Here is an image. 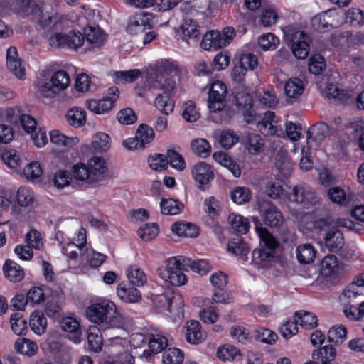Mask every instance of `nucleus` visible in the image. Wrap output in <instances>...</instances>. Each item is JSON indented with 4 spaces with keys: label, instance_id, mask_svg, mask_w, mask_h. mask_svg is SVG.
Here are the masks:
<instances>
[{
    "label": "nucleus",
    "instance_id": "1",
    "mask_svg": "<svg viewBox=\"0 0 364 364\" xmlns=\"http://www.w3.org/2000/svg\"><path fill=\"white\" fill-rule=\"evenodd\" d=\"M252 220L255 225V230L260 241L263 243L261 248L252 252V259L261 266H264V264H261L262 262H269L274 260V250L278 247V242L265 228L262 227L258 218L253 217Z\"/></svg>",
    "mask_w": 364,
    "mask_h": 364
},
{
    "label": "nucleus",
    "instance_id": "2",
    "mask_svg": "<svg viewBox=\"0 0 364 364\" xmlns=\"http://www.w3.org/2000/svg\"><path fill=\"white\" fill-rule=\"evenodd\" d=\"M283 33L284 40L294 56L298 59L306 58L309 53L310 37L304 31L291 26L283 28Z\"/></svg>",
    "mask_w": 364,
    "mask_h": 364
},
{
    "label": "nucleus",
    "instance_id": "3",
    "mask_svg": "<svg viewBox=\"0 0 364 364\" xmlns=\"http://www.w3.org/2000/svg\"><path fill=\"white\" fill-rule=\"evenodd\" d=\"M181 256L170 257L166 260V266L159 267L156 273L166 282L173 286H181L187 282L183 274Z\"/></svg>",
    "mask_w": 364,
    "mask_h": 364
},
{
    "label": "nucleus",
    "instance_id": "4",
    "mask_svg": "<svg viewBox=\"0 0 364 364\" xmlns=\"http://www.w3.org/2000/svg\"><path fill=\"white\" fill-rule=\"evenodd\" d=\"M330 41L340 51L348 52L351 48L364 44V34L361 32L353 33L349 31H340L332 34Z\"/></svg>",
    "mask_w": 364,
    "mask_h": 364
},
{
    "label": "nucleus",
    "instance_id": "5",
    "mask_svg": "<svg viewBox=\"0 0 364 364\" xmlns=\"http://www.w3.org/2000/svg\"><path fill=\"white\" fill-rule=\"evenodd\" d=\"M116 314V306L110 301H103L90 305L87 311V318L92 323L106 326L109 318Z\"/></svg>",
    "mask_w": 364,
    "mask_h": 364
},
{
    "label": "nucleus",
    "instance_id": "6",
    "mask_svg": "<svg viewBox=\"0 0 364 364\" xmlns=\"http://www.w3.org/2000/svg\"><path fill=\"white\" fill-rule=\"evenodd\" d=\"M85 37L80 31H70L68 33H57L49 39V44L55 48H67L77 50L83 46Z\"/></svg>",
    "mask_w": 364,
    "mask_h": 364
},
{
    "label": "nucleus",
    "instance_id": "7",
    "mask_svg": "<svg viewBox=\"0 0 364 364\" xmlns=\"http://www.w3.org/2000/svg\"><path fill=\"white\" fill-rule=\"evenodd\" d=\"M70 82L68 74L64 70H58L54 73L49 81L41 86L40 92L45 97H53L60 91L66 89Z\"/></svg>",
    "mask_w": 364,
    "mask_h": 364
},
{
    "label": "nucleus",
    "instance_id": "8",
    "mask_svg": "<svg viewBox=\"0 0 364 364\" xmlns=\"http://www.w3.org/2000/svg\"><path fill=\"white\" fill-rule=\"evenodd\" d=\"M257 209L266 225L279 227L282 225L284 222L282 214L271 201L266 199L259 200Z\"/></svg>",
    "mask_w": 364,
    "mask_h": 364
},
{
    "label": "nucleus",
    "instance_id": "9",
    "mask_svg": "<svg viewBox=\"0 0 364 364\" xmlns=\"http://www.w3.org/2000/svg\"><path fill=\"white\" fill-rule=\"evenodd\" d=\"M226 94L225 83L216 80L211 84L208 99V107L210 112H220L225 107Z\"/></svg>",
    "mask_w": 364,
    "mask_h": 364
},
{
    "label": "nucleus",
    "instance_id": "10",
    "mask_svg": "<svg viewBox=\"0 0 364 364\" xmlns=\"http://www.w3.org/2000/svg\"><path fill=\"white\" fill-rule=\"evenodd\" d=\"M343 227L350 230H358L356 225L350 219L337 218L333 220L331 218H319L314 221V229L317 232H327L333 228Z\"/></svg>",
    "mask_w": 364,
    "mask_h": 364
},
{
    "label": "nucleus",
    "instance_id": "11",
    "mask_svg": "<svg viewBox=\"0 0 364 364\" xmlns=\"http://www.w3.org/2000/svg\"><path fill=\"white\" fill-rule=\"evenodd\" d=\"M88 168L90 184L95 185L101 182L108 175L107 162L101 157H92L88 161Z\"/></svg>",
    "mask_w": 364,
    "mask_h": 364
},
{
    "label": "nucleus",
    "instance_id": "12",
    "mask_svg": "<svg viewBox=\"0 0 364 364\" xmlns=\"http://www.w3.org/2000/svg\"><path fill=\"white\" fill-rule=\"evenodd\" d=\"M293 200L305 208L317 205L319 200L312 189L307 186H295L292 193Z\"/></svg>",
    "mask_w": 364,
    "mask_h": 364
},
{
    "label": "nucleus",
    "instance_id": "13",
    "mask_svg": "<svg viewBox=\"0 0 364 364\" xmlns=\"http://www.w3.org/2000/svg\"><path fill=\"white\" fill-rule=\"evenodd\" d=\"M192 176L198 183V187L205 191L207 185L213 178V172L210 165L205 162L196 164L191 171Z\"/></svg>",
    "mask_w": 364,
    "mask_h": 364
},
{
    "label": "nucleus",
    "instance_id": "14",
    "mask_svg": "<svg viewBox=\"0 0 364 364\" xmlns=\"http://www.w3.org/2000/svg\"><path fill=\"white\" fill-rule=\"evenodd\" d=\"M332 133L331 128L325 122H321L311 126L307 132V144L310 139L318 144Z\"/></svg>",
    "mask_w": 364,
    "mask_h": 364
},
{
    "label": "nucleus",
    "instance_id": "15",
    "mask_svg": "<svg viewBox=\"0 0 364 364\" xmlns=\"http://www.w3.org/2000/svg\"><path fill=\"white\" fill-rule=\"evenodd\" d=\"M323 239L325 246L332 252H338L344 245L343 233L336 228H333L326 232Z\"/></svg>",
    "mask_w": 364,
    "mask_h": 364
},
{
    "label": "nucleus",
    "instance_id": "16",
    "mask_svg": "<svg viewBox=\"0 0 364 364\" xmlns=\"http://www.w3.org/2000/svg\"><path fill=\"white\" fill-rule=\"evenodd\" d=\"M227 41L220 36V32L213 30L203 36L200 46L204 50H218L226 46Z\"/></svg>",
    "mask_w": 364,
    "mask_h": 364
},
{
    "label": "nucleus",
    "instance_id": "17",
    "mask_svg": "<svg viewBox=\"0 0 364 364\" xmlns=\"http://www.w3.org/2000/svg\"><path fill=\"white\" fill-rule=\"evenodd\" d=\"M6 66L16 77L18 79L23 78L25 70L21 65L20 59L18 58L17 49L15 47H10L7 50Z\"/></svg>",
    "mask_w": 364,
    "mask_h": 364
},
{
    "label": "nucleus",
    "instance_id": "18",
    "mask_svg": "<svg viewBox=\"0 0 364 364\" xmlns=\"http://www.w3.org/2000/svg\"><path fill=\"white\" fill-rule=\"evenodd\" d=\"M228 250L243 261L247 260L250 248L240 236L237 235L229 241L228 243Z\"/></svg>",
    "mask_w": 364,
    "mask_h": 364
},
{
    "label": "nucleus",
    "instance_id": "19",
    "mask_svg": "<svg viewBox=\"0 0 364 364\" xmlns=\"http://www.w3.org/2000/svg\"><path fill=\"white\" fill-rule=\"evenodd\" d=\"M186 341L191 344H198L205 338V334L201 331V326L198 321L191 320L186 323Z\"/></svg>",
    "mask_w": 364,
    "mask_h": 364
},
{
    "label": "nucleus",
    "instance_id": "20",
    "mask_svg": "<svg viewBox=\"0 0 364 364\" xmlns=\"http://www.w3.org/2000/svg\"><path fill=\"white\" fill-rule=\"evenodd\" d=\"M182 267L183 269H191L194 272L200 275H205L211 270V266L204 259L193 260L191 258L181 256Z\"/></svg>",
    "mask_w": 364,
    "mask_h": 364
},
{
    "label": "nucleus",
    "instance_id": "21",
    "mask_svg": "<svg viewBox=\"0 0 364 364\" xmlns=\"http://www.w3.org/2000/svg\"><path fill=\"white\" fill-rule=\"evenodd\" d=\"M155 301L160 303L161 306H166L167 310L169 312L172 311L173 308L181 309L183 306V301L181 296L179 294H176L174 292L171 294L164 293L157 295L155 298Z\"/></svg>",
    "mask_w": 364,
    "mask_h": 364
},
{
    "label": "nucleus",
    "instance_id": "22",
    "mask_svg": "<svg viewBox=\"0 0 364 364\" xmlns=\"http://www.w3.org/2000/svg\"><path fill=\"white\" fill-rule=\"evenodd\" d=\"M83 36L86 43L93 48L101 46L105 41V35L100 28H85Z\"/></svg>",
    "mask_w": 364,
    "mask_h": 364
},
{
    "label": "nucleus",
    "instance_id": "23",
    "mask_svg": "<svg viewBox=\"0 0 364 364\" xmlns=\"http://www.w3.org/2000/svg\"><path fill=\"white\" fill-rule=\"evenodd\" d=\"M236 106L239 109H249L252 107V99L247 87L239 85L235 87L233 92Z\"/></svg>",
    "mask_w": 364,
    "mask_h": 364
},
{
    "label": "nucleus",
    "instance_id": "24",
    "mask_svg": "<svg viewBox=\"0 0 364 364\" xmlns=\"http://www.w3.org/2000/svg\"><path fill=\"white\" fill-rule=\"evenodd\" d=\"M151 15L142 12L139 14L133 20H131L127 26V30L131 34H136L138 32L144 31L146 28H150L151 25L148 22Z\"/></svg>",
    "mask_w": 364,
    "mask_h": 364
},
{
    "label": "nucleus",
    "instance_id": "25",
    "mask_svg": "<svg viewBox=\"0 0 364 364\" xmlns=\"http://www.w3.org/2000/svg\"><path fill=\"white\" fill-rule=\"evenodd\" d=\"M336 355V349L331 345H326L312 353L314 360L321 359V364H338L335 360Z\"/></svg>",
    "mask_w": 364,
    "mask_h": 364
},
{
    "label": "nucleus",
    "instance_id": "26",
    "mask_svg": "<svg viewBox=\"0 0 364 364\" xmlns=\"http://www.w3.org/2000/svg\"><path fill=\"white\" fill-rule=\"evenodd\" d=\"M5 277L12 282H18L24 277V272L22 267L17 263L6 260L3 267Z\"/></svg>",
    "mask_w": 364,
    "mask_h": 364
},
{
    "label": "nucleus",
    "instance_id": "27",
    "mask_svg": "<svg viewBox=\"0 0 364 364\" xmlns=\"http://www.w3.org/2000/svg\"><path fill=\"white\" fill-rule=\"evenodd\" d=\"M304 90V85L301 80L297 77L289 78L284 85V93L288 99H297Z\"/></svg>",
    "mask_w": 364,
    "mask_h": 364
},
{
    "label": "nucleus",
    "instance_id": "28",
    "mask_svg": "<svg viewBox=\"0 0 364 364\" xmlns=\"http://www.w3.org/2000/svg\"><path fill=\"white\" fill-rule=\"evenodd\" d=\"M294 319L297 325H300L305 329H312L318 326V318L311 312L306 311H296Z\"/></svg>",
    "mask_w": 364,
    "mask_h": 364
},
{
    "label": "nucleus",
    "instance_id": "29",
    "mask_svg": "<svg viewBox=\"0 0 364 364\" xmlns=\"http://www.w3.org/2000/svg\"><path fill=\"white\" fill-rule=\"evenodd\" d=\"M117 292L120 299L127 303H135L139 301L141 298V294L136 288L127 287V285L123 283L118 285Z\"/></svg>",
    "mask_w": 364,
    "mask_h": 364
},
{
    "label": "nucleus",
    "instance_id": "30",
    "mask_svg": "<svg viewBox=\"0 0 364 364\" xmlns=\"http://www.w3.org/2000/svg\"><path fill=\"white\" fill-rule=\"evenodd\" d=\"M61 328L66 332L70 333V339L75 343L80 341L81 331L80 330V324L78 321L73 318H64L60 321Z\"/></svg>",
    "mask_w": 364,
    "mask_h": 364
},
{
    "label": "nucleus",
    "instance_id": "31",
    "mask_svg": "<svg viewBox=\"0 0 364 364\" xmlns=\"http://www.w3.org/2000/svg\"><path fill=\"white\" fill-rule=\"evenodd\" d=\"M245 146L250 154L255 155L263 150L264 141L257 134L248 133L245 136Z\"/></svg>",
    "mask_w": 364,
    "mask_h": 364
},
{
    "label": "nucleus",
    "instance_id": "32",
    "mask_svg": "<svg viewBox=\"0 0 364 364\" xmlns=\"http://www.w3.org/2000/svg\"><path fill=\"white\" fill-rule=\"evenodd\" d=\"M330 13V10L322 12L317 14L311 19V25L314 30L323 32L333 27V20Z\"/></svg>",
    "mask_w": 364,
    "mask_h": 364
},
{
    "label": "nucleus",
    "instance_id": "33",
    "mask_svg": "<svg viewBox=\"0 0 364 364\" xmlns=\"http://www.w3.org/2000/svg\"><path fill=\"white\" fill-rule=\"evenodd\" d=\"M30 327L37 335H42L46 332L47 321L43 313L35 311L30 316Z\"/></svg>",
    "mask_w": 364,
    "mask_h": 364
},
{
    "label": "nucleus",
    "instance_id": "34",
    "mask_svg": "<svg viewBox=\"0 0 364 364\" xmlns=\"http://www.w3.org/2000/svg\"><path fill=\"white\" fill-rule=\"evenodd\" d=\"M339 270L337 257L333 255L326 256L321 264V274L326 277L338 274Z\"/></svg>",
    "mask_w": 364,
    "mask_h": 364
},
{
    "label": "nucleus",
    "instance_id": "35",
    "mask_svg": "<svg viewBox=\"0 0 364 364\" xmlns=\"http://www.w3.org/2000/svg\"><path fill=\"white\" fill-rule=\"evenodd\" d=\"M171 230L177 235L186 237H194L198 235V228L187 223H175L171 225Z\"/></svg>",
    "mask_w": 364,
    "mask_h": 364
},
{
    "label": "nucleus",
    "instance_id": "36",
    "mask_svg": "<svg viewBox=\"0 0 364 364\" xmlns=\"http://www.w3.org/2000/svg\"><path fill=\"white\" fill-rule=\"evenodd\" d=\"M168 346V339L158 331L152 333L149 338V350L154 354L161 352Z\"/></svg>",
    "mask_w": 364,
    "mask_h": 364
},
{
    "label": "nucleus",
    "instance_id": "37",
    "mask_svg": "<svg viewBox=\"0 0 364 364\" xmlns=\"http://www.w3.org/2000/svg\"><path fill=\"white\" fill-rule=\"evenodd\" d=\"M87 333L89 348L95 353L100 351L102 348L103 340L100 329L96 326H90Z\"/></svg>",
    "mask_w": 364,
    "mask_h": 364
},
{
    "label": "nucleus",
    "instance_id": "38",
    "mask_svg": "<svg viewBox=\"0 0 364 364\" xmlns=\"http://www.w3.org/2000/svg\"><path fill=\"white\" fill-rule=\"evenodd\" d=\"M66 118L70 125L80 127L85 124L86 113L82 108L73 107L67 112Z\"/></svg>",
    "mask_w": 364,
    "mask_h": 364
},
{
    "label": "nucleus",
    "instance_id": "39",
    "mask_svg": "<svg viewBox=\"0 0 364 364\" xmlns=\"http://www.w3.org/2000/svg\"><path fill=\"white\" fill-rule=\"evenodd\" d=\"M228 222L232 228L238 233L245 234L249 230L248 219L242 215L231 213L228 216Z\"/></svg>",
    "mask_w": 364,
    "mask_h": 364
},
{
    "label": "nucleus",
    "instance_id": "40",
    "mask_svg": "<svg viewBox=\"0 0 364 364\" xmlns=\"http://www.w3.org/2000/svg\"><path fill=\"white\" fill-rule=\"evenodd\" d=\"M10 323L15 334L18 336L26 334L28 330L27 322L22 313L12 314L10 317Z\"/></svg>",
    "mask_w": 364,
    "mask_h": 364
},
{
    "label": "nucleus",
    "instance_id": "41",
    "mask_svg": "<svg viewBox=\"0 0 364 364\" xmlns=\"http://www.w3.org/2000/svg\"><path fill=\"white\" fill-rule=\"evenodd\" d=\"M161 211L164 215H176L183 208L181 202L172 198H161L160 203Z\"/></svg>",
    "mask_w": 364,
    "mask_h": 364
},
{
    "label": "nucleus",
    "instance_id": "42",
    "mask_svg": "<svg viewBox=\"0 0 364 364\" xmlns=\"http://www.w3.org/2000/svg\"><path fill=\"white\" fill-rule=\"evenodd\" d=\"M316 257V250L310 244L299 245L296 249V257L300 263L309 264Z\"/></svg>",
    "mask_w": 364,
    "mask_h": 364
},
{
    "label": "nucleus",
    "instance_id": "43",
    "mask_svg": "<svg viewBox=\"0 0 364 364\" xmlns=\"http://www.w3.org/2000/svg\"><path fill=\"white\" fill-rule=\"evenodd\" d=\"M136 136L141 143L139 144L141 147L144 148L146 144H149L154 140L155 134L151 127L141 124L136 130Z\"/></svg>",
    "mask_w": 364,
    "mask_h": 364
},
{
    "label": "nucleus",
    "instance_id": "44",
    "mask_svg": "<svg viewBox=\"0 0 364 364\" xmlns=\"http://www.w3.org/2000/svg\"><path fill=\"white\" fill-rule=\"evenodd\" d=\"M191 149L198 156L205 158L210 155L211 146L205 139H196L191 141Z\"/></svg>",
    "mask_w": 364,
    "mask_h": 364
},
{
    "label": "nucleus",
    "instance_id": "45",
    "mask_svg": "<svg viewBox=\"0 0 364 364\" xmlns=\"http://www.w3.org/2000/svg\"><path fill=\"white\" fill-rule=\"evenodd\" d=\"M109 141L110 138L107 134L97 133L92 137V147L98 152L107 151L110 147Z\"/></svg>",
    "mask_w": 364,
    "mask_h": 364
},
{
    "label": "nucleus",
    "instance_id": "46",
    "mask_svg": "<svg viewBox=\"0 0 364 364\" xmlns=\"http://www.w3.org/2000/svg\"><path fill=\"white\" fill-rule=\"evenodd\" d=\"M14 346L16 351L28 356L35 355L38 350L36 343L27 338L18 339Z\"/></svg>",
    "mask_w": 364,
    "mask_h": 364
},
{
    "label": "nucleus",
    "instance_id": "47",
    "mask_svg": "<svg viewBox=\"0 0 364 364\" xmlns=\"http://www.w3.org/2000/svg\"><path fill=\"white\" fill-rule=\"evenodd\" d=\"M131 323V319L128 316L118 313L116 311V314L112 315L111 318H109V321L106 324V327L125 329L129 327Z\"/></svg>",
    "mask_w": 364,
    "mask_h": 364
},
{
    "label": "nucleus",
    "instance_id": "48",
    "mask_svg": "<svg viewBox=\"0 0 364 364\" xmlns=\"http://www.w3.org/2000/svg\"><path fill=\"white\" fill-rule=\"evenodd\" d=\"M141 75V71L138 69L129 70L127 71H117L114 73V81L116 83L132 82L136 80Z\"/></svg>",
    "mask_w": 364,
    "mask_h": 364
},
{
    "label": "nucleus",
    "instance_id": "49",
    "mask_svg": "<svg viewBox=\"0 0 364 364\" xmlns=\"http://www.w3.org/2000/svg\"><path fill=\"white\" fill-rule=\"evenodd\" d=\"M127 277L130 283L134 286L141 287L146 282V275L137 266L129 267Z\"/></svg>",
    "mask_w": 364,
    "mask_h": 364
},
{
    "label": "nucleus",
    "instance_id": "50",
    "mask_svg": "<svg viewBox=\"0 0 364 364\" xmlns=\"http://www.w3.org/2000/svg\"><path fill=\"white\" fill-rule=\"evenodd\" d=\"M155 105L162 113L167 115L171 113L174 108V102L169 95L159 94L155 100Z\"/></svg>",
    "mask_w": 364,
    "mask_h": 364
},
{
    "label": "nucleus",
    "instance_id": "51",
    "mask_svg": "<svg viewBox=\"0 0 364 364\" xmlns=\"http://www.w3.org/2000/svg\"><path fill=\"white\" fill-rule=\"evenodd\" d=\"M183 354L178 348H168L163 353L162 361L164 364H181Z\"/></svg>",
    "mask_w": 364,
    "mask_h": 364
},
{
    "label": "nucleus",
    "instance_id": "52",
    "mask_svg": "<svg viewBox=\"0 0 364 364\" xmlns=\"http://www.w3.org/2000/svg\"><path fill=\"white\" fill-rule=\"evenodd\" d=\"M258 44L264 50H272L277 48L279 39L274 34L267 33L258 38Z\"/></svg>",
    "mask_w": 364,
    "mask_h": 364
},
{
    "label": "nucleus",
    "instance_id": "53",
    "mask_svg": "<svg viewBox=\"0 0 364 364\" xmlns=\"http://www.w3.org/2000/svg\"><path fill=\"white\" fill-rule=\"evenodd\" d=\"M199 26L192 18H186L181 26L182 34L185 37L196 38L200 35Z\"/></svg>",
    "mask_w": 364,
    "mask_h": 364
},
{
    "label": "nucleus",
    "instance_id": "54",
    "mask_svg": "<svg viewBox=\"0 0 364 364\" xmlns=\"http://www.w3.org/2000/svg\"><path fill=\"white\" fill-rule=\"evenodd\" d=\"M346 21L353 27H360L364 24V12L357 9L351 8L346 11Z\"/></svg>",
    "mask_w": 364,
    "mask_h": 364
},
{
    "label": "nucleus",
    "instance_id": "55",
    "mask_svg": "<svg viewBox=\"0 0 364 364\" xmlns=\"http://www.w3.org/2000/svg\"><path fill=\"white\" fill-rule=\"evenodd\" d=\"M218 141L224 149H228L238 141V136L232 131L223 130L219 133Z\"/></svg>",
    "mask_w": 364,
    "mask_h": 364
},
{
    "label": "nucleus",
    "instance_id": "56",
    "mask_svg": "<svg viewBox=\"0 0 364 364\" xmlns=\"http://www.w3.org/2000/svg\"><path fill=\"white\" fill-rule=\"evenodd\" d=\"M50 138L52 143L64 146H71L77 141V138L67 136L58 130L51 131Z\"/></svg>",
    "mask_w": 364,
    "mask_h": 364
},
{
    "label": "nucleus",
    "instance_id": "57",
    "mask_svg": "<svg viewBox=\"0 0 364 364\" xmlns=\"http://www.w3.org/2000/svg\"><path fill=\"white\" fill-rule=\"evenodd\" d=\"M158 233L159 228L156 223L145 224L137 231L139 237L146 242L154 239Z\"/></svg>",
    "mask_w": 364,
    "mask_h": 364
},
{
    "label": "nucleus",
    "instance_id": "58",
    "mask_svg": "<svg viewBox=\"0 0 364 364\" xmlns=\"http://www.w3.org/2000/svg\"><path fill=\"white\" fill-rule=\"evenodd\" d=\"M346 333L347 331L344 326H333L328 332V341L335 344H341L345 341Z\"/></svg>",
    "mask_w": 364,
    "mask_h": 364
},
{
    "label": "nucleus",
    "instance_id": "59",
    "mask_svg": "<svg viewBox=\"0 0 364 364\" xmlns=\"http://www.w3.org/2000/svg\"><path fill=\"white\" fill-rule=\"evenodd\" d=\"M251 191L245 187H237L231 192V199L237 204H244L250 201Z\"/></svg>",
    "mask_w": 364,
    "mask_h": 364
},
{
    "label": "nucleus",
    "instance_id": "60",
    "mask_svg": "<svg viewBox=\"0 0 364 364\" xmlns=\"http://www.w3.org/2000/svg\"><path fill=\"white\" fill-rule=\"evenodd\" d=\"M278 18V13L276 9L272 6H268L263 9L260 20L264 26L269 27L276 24Z\"/></svg>",
    "mask_w": 364,
    "mask_h": 364
},
{
    "label": "nucleus",
    "instance_id": "61",
    "mask_svg": "<svg viewBox=\"0 0 364 364\" xmlns=\"http://www.w3.org/2000/svg\"><path fill=\"white\" fill-rule=\"evenodd\" d=\"M64 299L63 293L61 290H60L57 293V300L56 301H48L45 312L46 315L49 317H54L55 315L58 314L61 311V304Z\"/></svg>",
    "mask_w": 364,
    "mask_h": 364
},
{
    "label": "nucleus",
    "instance_id": "62",
    "mask_svg": "<svg viewBox=\"0 0 364 364\" xmlns=\"http://www.w3.org/2000/svg\"><path fill=\"white\" fill-rule=\"evenodd\" d=\"M166 159L170 165L175 169L183 171L186 167V163L183 156L173 149H168Z\"/></svg>",
    "mask_w": 364,
    "mask_h": 364
},
{
    "label": "nucleus",
    "instance_id": "63",
    "mask_svg": "<svg viewBox=\"0 0 364 364\" xmlns=\"http://www.w3.org/2000/svg\"><path fill=\"white\" fill-rule=\"evenodd\" d=\"M17 202L19 205L26 207L34 201L33 193L26 187H20L17 191Z\"/></svg>",
    "mask_w": 364,
    "mask_h": 364
},
{
    "label": "nucleus",
    "instance_id": "64",
    "mask_svg": "<svg viewBox=\"0 0 364 364\" xmlns=\"http://www.w3.org/2000/svg\"><path fill=\"white\" fill-rule=\"evenodd\" d=\"M148 161L151 168L155 171H162L168 167V161L165 155L154 154L150 156Z\"/></svg>",
    "mask_w": 364,
    "mask_h": 364
}]
</instances>
